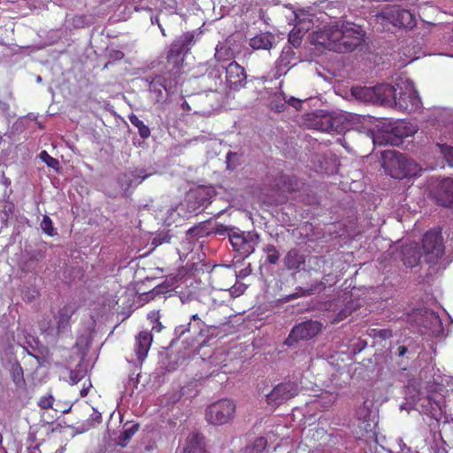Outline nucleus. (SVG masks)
<instances>
[{"mask_svg":"<svg viewBox=\"0 0 453 453\" xmlns=\"http://www.w3.org/2000/svg\"><path fill=\"white\" fill-rule=\"evenodd\" d=\"M441 151L449 165L453 166V147L443 146Z\"/></svg>","mask_w":453,"mask_h":453,"instance_id":"nucleus-42","label":"nucleus"},{"mask_svg":"<svg viewBox=\"0 0 453 453\" xmlns=\"http://www.w3.org/2000/svg\"><path fill=\"white\" fill-rule=\"evenodd\" d=\"M131 124L138 129V133L142 139H147L150 135V129L135 114L128 116Z\"/></svg>","mask_w":453,"mask_h":453,"instance_id":"nucleus-25","label":"nucleus"},{"mask_svg":"<svg viewBox=\"0 0 453 453\" xmlns=\"http://www.w3.org/2000/svg\"><path fill=\"white\" fill-rule=\"evenodd\" d=\"M299 394V386L296 381H283L276 386L265 395L266 403L272 406H279Z\"/></svg>","mask_w":453,"mask_h":453,"instance_id":"nucleus-7","label":"nucleus"},{"mask_svg":"<svg viewBox=\"0 0 453 453\" xmlns=\"http://www.w3.org/2000/svg\"><path fill=\"white\" fill-rule=\"evenodd\" d=\"M53 403H54V397L51 395H49L46 396H42L38 403L39 406L42 409H45V410L52 408Z\"/></svg>","mask_w":453,"mask_h":453,"instance_id":"nucleus-39","label":"nucleus"},{"mask_svg":"<svg viewBox=\"0 0 453 453\" xmlns=\"http://www.w3.org/2000/svg\"><path fill=\"white\" fill-rule=\"evenodd\" d=\"M91 387H92V384H91L90 380H88V384L86 382H84L83 388L80 391L81 397L87 396Z\"/></svg>","mask_w":453,"mask_h":453,"instance_id":"nucleus-45","label":"nucleus"},{"mask_svg":"<svg viewBox=\"0 0 453 453\" xmlns=\"http://www.w3.org/2000/svg\"><path fill=\"white\" fill-rule=\"evenodd\" d=\"M153 341L152 334L149 331H142L135 337L134 350L137 359L143 362L147 357L148 352L150 349Z\"/></svg>","mask_w":453,"mask_h":453,"instance_id":"nucleus-16","label":"nucleus"},{"mask_svg":"<svg viewBox=\"0 0 453 453\" xmlns=\"http://www.w3.org/2000/svg\"><path fill=\"white\" fill-rule=\"evenodd\" d=\"M408 352V349L405 346H399L397 348V355L398 357H403Z\"/></svg>","mask_w":453,"mask_h":453,"instance_id":"nucleus-48","label":"nucleus"},{"mask_svg":"<svg viewBox=\"0 0 453 453\" xmlns=\"http://www.w3.org/2000/svg\"><path fill=\"white\" fill-rule=\"evenodd\" d=\"M182 107H183V108H184V107H185V108H189V106H188V104L187 103L183 104H182Z\"/></svg>","mask_w":453,"mask_h":453,"instance_id":"nucleus-54","label":"nucleus"},{"mask_svg":"<svg viewBox=\"0 0 453 453\" xmlns=\"http://www.w3.org/2000/svg\"><path fill=\"white\" fill-rule=\"evenodd\" d=\"M149 90L155 94L157 100L163 97V90H166V79L162 75L154 76L150 81Z\"/></svg>","mask_w":453,"mask_h":453,"instance_id":"nucleus-23","label":"nucleus"},{"mask_svg":"<svg viewBox=\"0 0 453 453\" xmlns=\"http://www.w3.org/2000/svg\"><path fill=\"white\" fill-rule=\"evenodd\" d=\"M301 101L295 98V97H290V99L288 100V104L295 107L296 109H298L300 106H301Z\"/></svg>","mask_w":453,"mask_h":453,"instance_id":"nucleus-47","label":"nucleus"},{"mask_svg":"<svg viewBox=\"0 0 453 453\" xmlns=\"http://www.w3.org/2000/svg\"><path fill=\"white\" fill-rule=\"evenodd\" d=\"M433 198L443 207L453 205V179L444 178L441 180L432 191Z\"/></svg>","mask_w":453,"mask_h":453,"instance_id":"nucleus-10","label":"nucleus"},{"mask_svg":"<svg viewBox=\"0 0 453 453\" xmlns=\"http://www.w3.org/2000/svg\"><path fill=\"white\" fill-rule=\"evenodd\" d=\"M267 446V440L265 437H258L252 442L250 447L251 453H261Z\"/></svg>","mask_w":453,"mask_h":453,"instance_id":"nucleus-35","label":"nucleus"},{"mask_svg":"<svg viewBox=\"0 0 453 453\" xmlns=\"http://www.w3.org/2000/svg\"><path fill=\"white\" fill-rule=\"evenodd\" d=\"M39 296V291L37 289H33L32 293H25L24 301L27 303L32 302L35 297Z\"/></svg>","mask_w":453,"mask_h":453,"instance_id":"nucleus-44","label":"nucleus"},{"mask_svg":"<svg viewBox=\"0 0 453 453\" xmlns=\"http://www.w3.org/2000/svg\"><path fill=\"white\" fill-rule=\"evenodd\" d=\"M246 238H247V235H243V234H229V242H230L233 249L237 252L242 248Z\"/></svg>","mask_w":453,"mask_h":453,"instance_id":"nucleus-33","label":"nucleus"},{"mask_svg":"<svg viewBox=\"0 0 453 453\" xmlns=\"http://www.w3.org/2000/svg\"><path fill=\"white\" fill-rule=\"evenodd\" d=\"M13 381L18 385L23 380V370L20 365H18L12 372Z\"/></svg>","mask_w":453,"mask_h":453,"instance_id":"nucleus-43","label":"nucleus"},{"mask_svg":"<svg viewBox=\"0 0 453 453\" xmlns=\"http://www.w3.org/2000/svg\"><path fill=\"white\" fill-rule=\"evenodd\" d=\"M148 319H150L152 324V330L159 333L163 329V325L160 322V315L158 311H151L148 314Z\"/></svg>","mask_w":453,"mask_h":453,"instance_id":"nucleus-31","label":"nucleus"},{"mask_svg":"<svg viewBox=\"0 0 453 453\" xmlns=\"http://www.w3.org/2000/svg\"><path fill=\"white\" fill-rule=\"evenodd\" d=\"M191 196L195 199V202L198 203V207L205 206L210 203V196L205 189H198Z\"/></svg>","mask_w":453,"mask_h":453,"instance_id":"nucleus-30","label":"nucleus"},{"mask_svg":"<svg viewBox=\"0 0 453 453\" xmlns=\"http://www.w3.org/2000/svg\"><path fill=\"white\" fill-rule=\"evenodd\" d=\"M399 87L395 107L403 111H411L418 106L419 97L414 83L409 79L400 78L396 81Z\"/></svg>","mask_w":453,"mask_h":453,"instance_id":"nucleus-5","label":"nucleus"},{"mask_svg":"<svg viewBox=\"0 0 453 453\" xmlns=\"http://www.w3.org/2000/svg\"><path fill=\"white\" fill-rule=\"evenodd\" d=\"M303 263V257L296 250H290L285 257V265L290 270L298 269Z\"/></svg>","mask_w":453,"mask_h":453,"instance_id":"nucleus-24","label":"nucleus"},{"mask_svg":"<svg viewBox=\"0 0 453 453\" xmlns=\"http://www.w3.org/2000/svg\"><path fill=\"white\" fill-rule=\"evenodd\" d=\"M139 427V424L135 423L133 424L130 427L125 428L119 436V444L122 447L127 446L131 438L137 433Z\"/></svg>","mask_w":453,"mask_h":453,"instance_id":"nucleus-26","label":"nucleus"},{"mask_svg":"<svg viewBox=\"0 0 453 453\" xmlns=\"http://www.w3.org/2000/svg\"><path fill=\"white\" fill-rule=\"evenodd\" d=\"M73 21H74V22H77V24L84 23V21H85V16H83V15H79V16H78V15H77V16H75V17L73 18Z\"/></svg>","mask_w":453,"mask_h":453,"instance_id":"nucleus-51","label":"nucleus"},{"mask_svg":"<svg viewBox=\"0 0 453 453\" xmlns=\"http://www.w3.org/2000/svg\"><path fill=\"white\" fill-rule=\"evenodd\" d=\"M205 326V323L198 317V315L194 314L191 317V321L188 323V331H193L194 334L203 336Z\"/></svg>","mask_w":453,"mask_h":453,"instance_id":"nucleus-27","label":"nucleus"},{"mask_svg":"<svg viewBox=\"0 0 453 453\" xmlns=\"http://www.w3.org/2000/svg\"><path fill=\"white\" fill-rule=\"evenodd\" d=\"M184 453H206L203 435L197 431L190 433Z\"/></svg>","mask_w":453,"mask_h":453,"instance_id":"nucleus-17","label":"nucleus"},{"mask_svg":"<svg viewBox=\"0 0 453 453\" xmlns=\"http://www.w3.org/2000/svg\"><path fill=\"white\" fill-rule=\"evenodd\" d=\"M377 18L388 21L394 27L412 28L416 25L414 15L410 11L398 6L384 8Z\"/></svg>","mask_w":453,"mask_h":453,"instance_id":"nucleus-8","label":"nucleus"},{"mask_svg":"<svg viewBox=\"0 0 453 453\" xmlns=\"http://www.w3.org/2000/svg\"><path fill=\"white\" fill-rule=\"evenodd\" d=\"M226 81L230 89L240 90L246 84L245 70L237 62L232 61L226 68Z\"/></svg>","mask_w":453,"mask_h":453,"instance_id":"nucleus-11","label":"nucleus"},{"mask_svg":"<svg viewBox=\"0 0 453 453\" xmlns=\"http://www.w3.org/2000/svg\"><path fill=\"white\" fill-rule=\"evenodd\" d=\"M322 328V325L318 321L307 320L295 326L288 338L285 344L292 346L302 340H308L315 337Z\"/></svg>","mask_w":453,"mask_h":453,"instance_id":"nucleus-9","label":"nucleus"},{"mask_svg":"<svg viewBox=\"0 0 453 453\" xmlns=\"http://www.w3.org/2000/svg\"><path fill=\"white\" fill-rule=\"evenodd\" d=\"M172 236L167 233L159 234L154 239L152 243L156 246L161 245L163 243H169Z\"/></svg>","mask_w":453,"mask_h":453,"instance_id":"nucleus-40","label":"nucleus"},{"mask_svg":"<svg viewBox=\"0 0 453 453\" xmlns=\"http://www.w3.org/2000/svg\"><path fill=\"white\" fill-rule=\"evenodd\" d=\"M420 260V252L417 247H404L403 250V262L407 267L416 266Z\"/></svg>","mask_w":453,"mask_h":453,"instance_id":"nucleus-21","label":"nucleus"},{"mask_svg":"<svg viewBox=\"0 0 453 453\" xmlns=\"http://www.w3.org/2000/svg\"><path fill=\"white\" fill-rule=\"evenodd\" d=\"M422 249L427 263L434 264L444 254L443 237L440 230L427 231L422 239Z\"/></svg>","mask_w":453,"mask_h":453,"instance_id":"nucleus-6","label":"nucleus"},{"mask_svg":"<svg viewBox=\"0 0 453 453\" xmlns=\"http://www.w3.org/2000/svg\"><path fill=\"white\" fill-rule=\"evenodd\" d=\"M39 157L49 167H51L53 169L58 168V160L51 157L46 150L41 151Z\"/></svg>","mask_w":453,"mask_h":453,"instance_id":"nucleus-34","label":"nucleus"},{"mask_svg":"<svg viewBox=\"0 0 453 453\" xmlns=\"http://www.w3.org/2000/svg\"><path fill=\"white\" fill-rule=\"evenodd\" d=\"M382 167L394 179L403 180L416 176L421 167L411 158L396 150H384Z\"/></svg>","mask_w":453,"mask_h":453,"instance_id":"nucleus-1","label":"nucleus"},{"mask_svg":"<svg viewBox=\"0 0 453 453\" xmlns=\"http://www.w3.org/2000/svg\"><path fill=\"white\" fill-rule=\"evenodd\" d=\"M236 157V153H234V152H228L227 153V155H226V164H227V168L228 169H234V165H231V161H233L232 157Z\"/></svg>","mask_w":453,"mask_h":453,"instance_id":"nucleus-46","label":"nucleus"},{"mask_svg":"<svg viewBox=\"0 0 453 453\" xmlns=\"http://www.w3.org/2000/svg\"><path fill=\"white\" fill-rule=\"evenodd\" d=\"M370 335L381 340H388L393 337V331L389 328L372 329Z\"/></svg>","mask_w":453,"mask_h":453,"instance_id":"nucleus-36","label":"nucleus"},{"mask_svg":"<svg viewBox=\"0 0 453 453\" xmlns=\"http://www.w3.org/2000/svg\"><path fill=\"white\" fill-rule=\"evenodd\" d=\"M41 227L42 231L49 236H54L57 234V231L53 226L52 220L49 216H44L42 222Z\"/></svg>","mask_w":453,"mask_h":453,"instance_id":"nucleus-32","label":"nucleus"},{"mask_svg":"<svg viewBox=\"0 0 453 453\" xmlns=\"http://www.w3.org/2000/svg\"><path fill=\"white\" fill-rule=\"evenodd\" d=\"M150 174H146L143 170H134L125 173L119 179V182L126 189L141 184Z\"/></svg>","mask_w":453,"mask_h":453,"instance_id":"nucleus-18","label":"nucleus"},{"mask_svg":"<svg viewBox=\"0 0 453 453\" xmlns=\"http://www.w3.org/2000/svg\"><path fill=\"white\" fill-rule=\"evenodd\" d=\"M182 107H183V108H184V107H185V108H189V106H188V104L187 103L183 104H182Z\"/></svg>","mask_w":453,"mask_h":453,"instance_id":"nucleus-53","label":"nucleus"},{"mask_svg":"<svg viewBox=\"0 0 453 453\" xmlns=\"http://www.w3.org/2000/svg\"><path fill=\"white\" fill-rule=\"evenodd\" d=\"M328 36H331L334 40H339L343 36L345 41L355 42V50L362 45L364 42L365 34L360 27L347 23L342 24L341 27H328L320 31H318V37L322 40H328Z\"/></svg>","mask_w":453,"mask_h":453,"instance_id":"nucleus-2","label":"nucleus"},{"mask_svg":"<svg viewBox=\"0 0 453 453\" xmlns=\"http://www.w3.org/2000/svg\"><path fill=\"white\" fill-rule=\"evenodd\" d=\"M289 42L295 46L297 47L300 44V40L298 38H295L293 35H289Z\"/></svg>","mask_w":453,"mask_h":453,"instance_id":"nucleus-50","label":"nucleus"},{"mask_svg":"<svg viewBox=\"0 0 453 453\" xmlns=\"http://www.w3.org/2000/svg\"><path fill=\"white\" fill-rule=\"evenodd\" d=\"M309 116H311L309 119L311 120V126L314 129L327 133L339 131L340 119L338 118H334L331 114L317 113H312Z\"/></svg>","mask_w":453,"mask_h":453,"instance_id":"nucleus-13","label":"nucleus"},{"mask_svg":"<svg viewBox=\"0 0 453 453\" xmlns=\"http://www.w3.org/2000/svg\"><path fill=\"white\" fill-rule=\"evenodd\" d=\"M158 27L160 28V31H161V34L163 36H166V34H165V29L163 28V27L161 25H158Z\"/></svg>","mask_w":453,"mask_h":453,"instance_id":"nucleus-52","label":"nucleus"},{"mask_svg":"<svg viewBox=\"0 0 453 453\" xmlns=\"http://www.w3.org/2000/svg\"><path fill=\"white\" fill-rule=\"evenodd\" d=\"M415 133L412 127H407L404 122H397L389 129L379 131L373 135V143L376 145H392L400 146L405 137L411 136Z\"/></svg>","mask_w":453,"mask_h":453,"instance_id":"nucleus-4","label":"nucleus"},{"mask_svg":"<svg viewBox=\"0 0 453 453\" xmlns=\"http://www.w3.org/2000/svg\"><path fill=\"white\" fill-rule=\"evenodd\" d=\"M178 43L172 42L166 54V61L173 68H179L183 58L182 56L186 52L181 49Z\"/></svg>","mask_w":453,"mask_h":453,"instance_id":"nucleus-20","label":"nucleus"},{"mask_svg":"<svg viewBox=\"0 0 453 453\" xmlns=\"http://www.w3.org/2000/svg\"><path fill=\"white\" fill-rule=\"evenodd\" d=\"M315 289L312 288L303 289V288H296V292L291 295L290 299L297 298L300 296H307L314 294Z\"/></svg>","mask_w":453,"mask_h":453,"instance_id":"nucleus-41","label":"nucleus"},{"mask_svg":"<svg viewBox=\"0 0 453 453\" xmlns=\"http://www.w3.org/2000/svg\"><path fill=\"white\" fill-rule=\"evenodd\" d=\"M78 306L73 303L65 304L54 316L57 334H61L70 330L71 318L77 311Z\"/></svg>","mask_w":453,"mask_h":453,"instance_id":"nucleus-12","label":"nucleus"},{"mask_svg":"<svg viewBox=\"0 0 453 453\" xmlns=\"http://www.w3.org/2000/svg\"><path fill=\"white\" fill-rule=\"evenodd\" d=\"M313 40L317 44L337 53H348L355 50V42L353 43V41H345L343 36L337 41L334 40L331 36H328V40H322L318 37V32H316L313 35Z\"/></svg>","mask_w":453,"mask_h":453,"instance_id":"nucleus-14","label":"nucleus"},{"mask_svg":"<svg viewBox=\"0 0 453 453\" xmlns=\"http://www.w3.org/2000/svg\"><path fill=\"white\" fill-rule=\"evenodd\" d=\"M266 253V262L271 265H275L280 259V252L273 244H267L263 249Z\"/></svg>","mask_w":453,"mask_h":453,"instance_id":"nucleus-29","label":"nucleus"},{"mask_svg":"<svg viewBox=\"0 0 453 453\" xmlns=\"http://www.w3.org/2000/svg\"><path fill=\"white\" fill-rule=\"evenodd\" d=\"M288 64L289 63L287 62L283 57H280L276 65V73L274 74L276 79L285 74L288 71Z\"/></svg>","mask_w":453,"mask_h":453,"instance_id":"nucleus-37","label":"nucleus"},{"mask_svg":"<svg viewBox=\"0 0 453 453\" xmlns=\"http://www.w3.org/2000/svg\"><path fill=\"white\" fill-rule=\"evenodd\" d=\"M260 236L258 234L248 233L247 238L245 239L244 243L242 244V248L238 252L245 257L250 256L255 251L256 246L257 245Z\"/></svg>","mask_w":453,"mask_h":453,"instance_id":"nucleus-22","label":"nucleus"},{"mask_svg":"<svg viewBox=\"0 0 453 453\" xmlns=\"http://www.w3.org/2000/svg\"><path fill=\"white\" fill-rule=\"evenodd\" d=\"M235 409L234 403L229 399L216 401L206 408L205 419L214 426L226 424L233 419Z\"/></svg>","mask_w":453,"mask_h":453,"instance_id":"nucleus-3","label":"nucleus"},{"mask_svg":"<svg viewBox=\"0 0 453 453\" xmlns=\"http://www.w3.org/2000/svg\"><path fill=\"white\" fill-rule=\"evenodd\" d=\"M273 39L272 34L262 33L250 40V46L254 50H269L273 46Z\"/></svg>","mask_w":453,"mask_h":453,"instance_id":"nucleus-19","label":"nucleus"},{"mask_svg":"<svg viewBox=\"0 0 453 453\" xmlns=\"http://www.w3.org/2000/svg\"><path fill=\"white\" fill-rule=\"evenodd\" d=\"M108 57H109V61L105 64L104 67H107L108 65L112 62L119 61V60L123 59L125 57V54L121 50H111L109 52Z\"/></svg>","mask_w":453,"mask_h":453,"instance_id":"nucleus-38","label":"nucleus"},{"mask_svg":"<svg viewBox=\"0 0 453 453\" xmlns=\"http://www.w3.org/2000/svg\"><path fill=\"white\" fill-rule=\"evenodd\" d=\"M195 35L191 32L184 33L180 38L173 42V43H178L180 46H182L181 49L188 53L189 51L190 45L194 42Z\"/></svg>","mask_w":453,"mask_h":453,"instance_id":"nucleus-28","label":"nucleus"},{"mask_svg":"<svg viewBox=\"0 0 453 453\" xmlns=\"http://www.w3.org/2000/svg\"><path fill=\"white\" fill-rule=\"evenodd\" d=\"M227 229H228V228H227V226H224V225H219V226H217V227H216L215 232H216L217 234H224L225 232H226V231H227Z\"/></svg>","mask_w":453,"mask_h":453,"instance_id":"nucleus-49","label":"nucleus"},{"mask_svg":"<svg viewBox=\"0 0 453 453\" xmlns=\"http://www.w3.org/2000/svg\"><path fill=\"white\" fill-rule=\"evenodd\" d=\"M398 89L396 83L395 85L380 84L373 88L372 93L380 104L395 106Z\"/></svg>","mask_w":453,"mask_h":453,"instance_id":"nucleus-15","label":"nucleus"}]
</instances>
